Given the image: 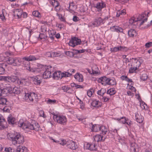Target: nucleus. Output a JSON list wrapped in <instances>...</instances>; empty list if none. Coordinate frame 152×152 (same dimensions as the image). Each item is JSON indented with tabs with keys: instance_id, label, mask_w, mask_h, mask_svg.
Wrapping results in <instances>:
<instances>
[{
	"instance_id": "f257e3e1",
	"label": "nucleus",
	"mask_w": 152,
	"mask_h": 152,
	"mask_svg": "<svg viewBox=\"0 0 152 152\" xmlns=\"http://www.w3.org/2000/svg\"><path fill=\"white\" fill-rule=\"evenodd\" d=\"M19 125L20 127L24 129H28L31 130H35V131H38L39 127L38 123L34 120L32 121L30 123L27 121L25 123H20Z\"/></svg>"
},
{
	"instance_id": "f03ea898",
	"label": "nucleus",
	"mask_w": 152,
	"mask_h": 152,
	"mask_svg": "<svg viewBox=\"0 0 152 152\" xmlns=\"http://www.w3.org/2000/svg\"><path fill=\"white\" fill-rule=\"evenodd\" d=\"M10 138L12 143L14 145L16 144H22L24 142V137L18 132H15L10 135Z\"/></svg>"
},
{
	"instance_id": "7ed1b4c3",
	"label": "nucleus",
	"mask_w": 152,
	"mask_h": 152,
	"mask_svg": "<svg viewBox=\"0 0 152 152\" xmlns=\"http://www.w3.org/2000/svg\"><path fill=\"white\" fill-rule=\"evenodd\" d=\"M54 118H55L56 121L57 123L62 125L66 124L67 121L66 117L64 115H55Z\"/></svg>"
},
{
	"instance_id": "20e7f679",
	"label": "nucleus",
	"mask_w": 152,
	"mask_h": 152,
	"mask_svg": "<svg viewBox=\"0 0 152 152\" xmlns=\"http://www.w3.org/2000/svg\"><path fill=\"white\" fill-rule=\"evenodd\" d=\"M26 57H23L22 58V64L23 66L26 68V69L28 70L29 71L35 72V70L31 68L29 61L28 60H26Z\"/></svg>"
},
{
	"instance_id": "39448f33",
	"label": "nucleus",
	"mask_w": 152,
	"mask_h": 152,
	"mask_svg": "<svg viewBox=\"0 0 152 152\" xmlns=\"http://www.w3.org/2000/svg\"><path fill=\"white\" fill-rule=\"evenodd\" d=\"M81 43V39L75 37L72 38L69 43V45L74 47L76 45H80Z\"/></svg>"
},
{
	"instance_id": "423d86ee",
	"label": "nucleus",
	"mask_w": 152,
	"mask_h": 152,
	"mask_svg": "<svg viewBox=\"0 0 152 152\" xmlns=\"http://www.w3.org/2000/svg\"><path fill=\"white\" fill-rule=\"evenodd\" d=\"M26 99H28L29 100L32 102L34 100L37 101V95L34 92L30 93L25 94Z\"/></svg>"
},
{
	"instance_id": "0eeeda50",
	"label": "nucleus",
	"mask_w": 152,
	"mask_h": 152,
	"mask_svg": "<svg viewBox=\"0 0 152 152\" xmlns=\"http://www.w3.org/2000/svg\"><path fill=\"white\" fill-rule=\"evenodd\" d=\"M12 91V88L9 86L8 87L1 89L0 88V96H5L7 94L10 93Z\"/></svg>"
},
{
	"instance_id": "6e6552de",
	"label": "nucleus",
	"mask_w": 152,
	"mask_h": 152,
	"mask_svg": "<svg viewBox=\"0 0 152 152\" xmlns=\"http://www.w3.org/2000/svg\"><path fill=\"white\" fill-rule=\"evenodd\" d=\"M104 20L101 17L97 18H95L93 23L92 25L94 26H98L104 23Z\"/></svg>"
},
{
	"instance_id": "1a4fd4ad",
	"label": "nucleus",
	"mask_w": 152,
	"mask_h": 152,
	"mask_svg": "<svg viewBox=\"0 0 152 152\" xmlns=\"http://www.w3.org/2000/svg\"><path fill=\"white\" fill-rule=\"evenodd\" d=\"M90 128L91 129V130L93 132H96L99 131L100 126L97 124H93L92 123L89 124Z\"/></svg>"
},
{
	"instance_id": "9d476101",
	"label": "nucleus",
	"mask_w": 152,
	"mask_h": 152,
	"mask_svg": "<svg viewBox=\"0 0 152 152\" xmlns=\"http://www.w3.org/2000/svg\"><path fill=\"white\" fill-rule=\"evenodd\" d=\"M66 146L72 150H75L77 148V145H75V143L72 140L67 141Z\"/></svg>"
},
{
	"instance_id": "9b49d317",
	"label": "nucleus",
	"mask_w": 152,
	"mask_h": 152,
	"mask_svg": "<svg viewBox=\"0 0 152 152\" xmlns=\"http://www.w3.org/2000/svg\"><path fill=\"white\" fill-rule=\"evenodd\" d=\"M51 72L49 69H47L45 70L43 72L42 75V77L43 78L47 79L51 77Z\"/></svg>"
},
{
	"instance_id": "f8f14e48",
	"label": "nucleus",
	"mask_w": 152,
	"mask_h": 152,
	"mask_svg": "<svg viewBox=\"0 0 152 152\" xmlns=\"http://www.w3.org/2000/svg\"><path fill=\"white\" fill-rule=\"evenodd\" d=\"M109 78H107L106 76H104L99 78L98 80V81L99 83H100L103 85L106 86L107 85L108 80Z\"/></svg>"
},
{
	"instance_id": "ddd939ff",
	"label": "nucleus",
	"mask_w": 152,
	"mask_h": 152,
	"mask_svg": "<svg viewBox=\"0 0 152 152\" xmlns=\"http://www.w3.org/2000/svg\"><path fill=\"white\" fill-rule=\"evenodd\" d=\"M7 122L2 115L0 114V130L2 129L5 127Z\"/></svg>"
},
{
	"instance_id": "4468645a",
	"label": "nucleus",
	"mask_w": 152,
	"mask_h": 152,
	"mask_svg": "<svg viewBox=\"0 0 152 152\" xmlns=\"http://www.w3.org/2000/svg\"><path fill=\"white\" fill-rule=\"evenodd\" d=\"M31 78L34 82V83L36 85H39L41 83L40 77L39 76L31 77Z\"/></svg>"
},
{
	"instance_id": "2eb2a0df",
	"label": "nucleus",
	"mask_w": 152,
	"mask_h": 152,
	"mask_svg": "<svg viewBox=\"0 0 152 152\" xmlns=\"http://www.w3.org/2000/svg\"><path fill=\"white\" fill-rule=\"evenodd\" d=\"M140 20L139 18H137L135 20L134 17H132L129 20V23L133 26L134 28H135L136 26V24H137V22L139 21H140Z\"/></svg>"
},
{
	"instance_id": "dca6fc26",
	"label": "nucleus",
	"mask_w": 152,
	"mask_h": 152,
	"mask_svg": "<svg viewBox=\"0 0 152 152\" xmlns=\"http://www.w3.org/2000/svg\"><path fill=\"white\" fill-rule=\"evenodd\" d=\"M112 31H116L117 32H122L123 29L117 26H113L110 27Z\"/></svg>"
},
{
	"instance_id": "f3484780",
	"label": "nucleus",
	"mask_w": 152,
	"mask_h": 152,
	"mask_svg": "<svg viewBox=\"0 0 152 152\" xmlns=\"http://www.w3.org/2000/svg\"><path fill=\"white\" fill-rule=\"evenodd\" d=\"M132 59H134V60L133 66L138 69V68L141 66V63L139 59H137L136 58H133L130 59V60Z\"/></svg>"
},
{
	"instance_id": "a211bd4d",
	"label": "nucleus",
	"mask_w": 152,
	"mask_h": 152,
	"mask_svg": "<svg viewBox=\"0 0 152 152\" xmlns=\"http://www.w3.org/2000/svg\"><path fill=\"white\" fill-rule=\"evenodd\" d=\"M135 117L137 121L139 123H142L143 120V117L137 113H135Z\"/></svg>"
},
{
	"instance_id": "6ab92c4d",
	"label": "nucleus",
	"mask_w": 152,
	"mask_h": 152,
	"mask_svg": "<svg viewBox=\"0 0 152 152\" xmlns=\"http://www.w3.org/2000/svg\"><path fill=\"white\" fill-rule=\"evenodd\" d=\"M61 72L60 71L55 72L53 74V78L56 80H58L59 78L61 79Z\"/></svg>"
},
{
	"instance_id": "aec40b11",
	"label": "nucleus",
	"mask_w": 152,
	"mask_h": 152,
	"mask_svg": "<svg viewBox=\"0 0 152 152\" xmlns=\"http://www.w3.org/2000/svg\"><path fill=\"white\" fill-rule=\"evenodd\" d=\"M105 7V4L102 1L100 2H98L97 3L96 6L95 7L97 9L101 10L102 9Z\"/></svg>"
},
{
	"instance_id": "412c9836",
	"label": "nucleus",
	"mask_w": 152,
	"mask_h": 152,
	"mask_svg": "<svg viewBox=\"0 0 152 152\" xmlns=\"http://www.w3.org/2000/svg\"><path fill=\"white\" fill-rule=\"evenodd\" d=\"M76 79L79 82H82L83 81V75L80 73H77L74 76Z\"/></svg>"
},
{
	"instance_id": "4be33fe9",
	"label": "nucleus",
	"mask_w": 152,
	"mask_h": 152,
	"mask_svg": "<svg viewBox=\"0 0 152 152\" xmlns=\"http://www.w3.org/2000/svg\"><path fill=\"white\" fill-rule=\"evenodd\" d=\"M15 58L16 57H9L7 61L8 63L9 64H12L14 66H16Z\"/></svg>"
},
{
	"instance_id": "5701e85b",
	"label": "nucleus",
	"mask_w": 152,
	"mask_h": 152,
	"mask_svg": "<svg viewBox=\"0 0 152 152\" xmlns=\"http://www.w3.org/2000/svg\"><path fill=\"white\" fill-rule=\"evenodd\" d=\"M103 136L100 134H98L94 137V139L95 141L98 142L102 140L104 141L105 138L104 140L102 139Z\"/></svg>"
},
{
	"instance_id": "b1692460",
	"label": "nucleus",
	"mask_w": 152,
	"mask_h": 152,
	"mask_svg": "<svg viewBox=\"0 0 152 152\" xmlns=\"http://www.w3.org/2000/svg\"><path fill=\"white\" fill-rule=\"evenodd\" d=\"M47 68V66H44L42 65H40L38 66V68L37 69H34L35 70V72L36 71L39 72H41L42 71H44Z\"/></svg>"
},
{
	"instance_id": "393cba45",
	"label": "nucleus",
	"mask_w": 152,
	"mask_h": 152,
	"mask_svg": "<svg viewBox=\"0 0 152 152\" xmlns=\"http://www.w3.org/2000/svg\"><path fill=\"white\" fill-rule=\"evenodd\" d=\"M91 104L93 107H98L101 106V103L99 101L94 100L92 102Z\"/></svg>"
},
{
	"instance_id": "a878e982",
	"label": "nucleus",
	"mask_w": 152,
	"mask_h": 152,
	"mask_svg": "<svg viewBox=\"0 0 152 152\" xmlns=\"http://www.w3.org/2000/svg\"><path fill=\"white\" fill-rule=\"evenodd\" d=\"M15 119L11 115H10L7 118V120L9 124H13L15 123Z\"/></svg>"
},
{
	"instance_id": "bb28decb",
	"label": "nucleus",
	"mask_w": 152,
	"mask_h": 152,
	"mask_svg": "<svg viewBox=\"0 0 152 152\" xmlns=\"http://www.w3.org/2000/svg\"><path fill=\"white\" fill-rule=\"evenodd\" d=\"M128 34L129 36L131 37H133L137 35V33L135 30L132 29L128 31Z\"/></svg>"
},
{
	"instance_id": "cd10ccee",
	"label": "nucleus",
	"mask_w": 152,
	"mask_h": 152,
	"mask_svg": "<svg viewBox=\"0 0 152 152\" xmlns=\"http://www.w3.org/2000/svg\"><path fill=\"white\" fill-rule=\"evenodd\" d=\"M21 91L20 89L18 87H14L11 91V93L14 94H20Z\"/></svg>"
},
{
	"instance_id": "c85d7f7f",
	"label": "nucleus",
	"mask_w": 152,
	"mask_h": 152,
	"mask_svg": "<svg viewBox=\"0 0 152 152\" xmlns=\"http://www.w3.org/2000/svg\"><path fill=\"white\" fill-rule=\"evenodd\" d=\"M100 127L99 131L101 132L102 134L103 135L106 134L107 132V128L105 126H100Z\"/></svg>"
},
{
	"instance_id": "c756f323",
	"label": "nucleus",
	"mask_w": 152,
	"mask_h": 152,
	"mask_svg": "<svg viewBox=\"0 0 152 152\" xmlns=\"http://www.w3.org/2000/svg\"><path fill=\"white\" fill-rule=\"evenodd\" d=\"M27 149L25 147L19 145L18 146L17 151V152H23L24 151L26 150Z\"/></svg>"
},
{
	"instance_id": "7c9ffc66",
	"label": "nucleus",
	"mask_w": 152,
	"mask_h": 152,
	"mask_svg": "<svg viewBox=\"0 0 152 152\" xmlns=\"http://www.w3.org/2000/svg\"><path fill=\"white\" fill-rule=\"evenodd\" d=\"M7 99L5 98H0V105L2 106L7 105Z\"/></svg>"
},
{
	"instance_id": "2f4dec72",
	"label": "nucleus",
	"mask_w": 152,
	"mask_h": 152,
	"mask_svg": "<svg viewBox=\"0 0 152 152\" xmlns=\"http://www.w3.org/2000/svg\"><path fill=\"white\" fill-rule=\"evenodd\" d=\"M107 82V85H114L116 84L115 79L114 78H113L111 79H110L109 78Z\"/></svg>"
},
{
	"instance_id": "473e14b6",
	"label": "nucleus",
	"mask_w": 152,
	"mask_h": 152,
	"mask_svg": "<svg viewBox=\"0 0 152 152\" xmlns=\"http://www.w3.org/2000/svg\"><path fill=\"white\" fill-rule=\"evenodd\" d=\"M127 118H126L125 117H121L117 118V120L119 122L123 124H126V122Z\"/></svg>"
},
{
	"instance_id": "72a5a7b5",
	"label": "nucleus",
	"mask_w": 152,
	"mask_h": 152,
	"mask_svg": "<svg viewBox=\"0 0 152 152\" xmlns=\"http://www.w3.org/2000/svg\"><path fill=\"white\" fill-rule=\"evenodd\" d=\"M116 92L114 88H110L107 90V94H109L110 95H112L115 94Z\"/></svg>"
},
{
	"instance_id": "f704fd0d",
	"label": "nucleus",
	"mask_w": 152,
	"mask_h": 152,
	"mask_svg": "<svg viewBox=\"0 0 152 152\" xmlns=\"http://www.w3.org/2000/svg\"><path fill=\"white\" fill-rule=\"evenodd\" d=\"M61 79L63 77H69L71 76V74L68 72V71L65 72H62L61 73Z\"/></svg>"
},
{
	"instance_id": "c9c22d12",
	"label": "nucleus",
	"mask_w": 152,
	"mask_h": 152,
	"mask_svg": "<svg viewBox=\"0 0 152 152\" xmlns=\"http://www.w3.org/2000/svg\"><path fill=\"white\" fill-rule=\"evenodd\" d=\"M106 90L104 88H102L100 90H98L97 92V94L102 96L104 95L106 92Z\"/></svg>"
},
{
	"instance_id": "e433bc0d",
	"label": "nucleus",
	"mask_w": 152,
	"mask_h": 152,
	"mask_svg": "<svg viewBox=\"0 0 152 152\" xmlns=\"http://www.w3.org/2000/svg\"><path fill=\"white\" fill-rule=\"evenodd\" d=\"M25 57L27 58L26 60H28L29 61H30L35 60L37 59V58L34 56L33 55H30L29 56H27Z\"/></svg>"
},
{
	"instance_id": "4c0bfd02",
	"label": "nucleus",
	"mask_w": 152,
	"mask_h": 152,
	"mask_svg": "<svg viewBox=\"0 0 152 152\" xmlns=\"http://www.w3.org/2000/svg\"><path fill=\"white\" fill-rule=\"evenodd\" d=\"M17 82L18 84H21L22 85H25V79H18Z\"/></svg>"
},
{
	"instance_id": "58836bf2",
	"label": "nucleus",
	"mask_w": 152,
	"mask_h": 152,
	"mask_svg": "<svg viewBox=\"0 0 152 152\" xmlns=\"http://www.w3.org/2000/svg\"><path fill=\"white\" fill-rule=\"evenodd\" d=\"M1 79L4 80L6 82H8L10 83V76H2L1 77Z\"/></svg>"
},
{
	"instance_id": "ea45409f",
	"label": "nucleus",
	"mask_w": 152,
	"mask_h": 152,
	"mask_svg": "<svg viewBox=\"0 0 152 152\" xmlns=\"http://www.w3.org/2000/svg\"><path fill=\"white\" fill-rule=\"evenodd\" d=\"M18 77L16 76H13L10 77V82L14 83L16 81H17Z\"/></svg>"
},
{
	"instance_id": "a19ab883",
	"label": "nucleus",
	"mask_w": 152,
	"mask_h": 152,
	"mask_svg": "<svg viewBox=\"0 0 152 152\" xmlns=\"http://www.w3.org/2000/svg\"><path fill=\"white\" fill-rule=\"evenodd\" d=\"M22 58L21 59L19 58H15V64L16 66L19 65V64H22Z\"/></svg>"
},
{
	"instance_id": "79ce46f5",
	"label": "nucleus",
	"mask_w": 152,
	"mask_h": 152,
	"mask_svg": "<svg viewBox=\"0 0 152 152\" xmlns=\"http://www.w3.org/2000/svg\"><path fill=\"white\" fill-rule=\"evenodd\" d=\"M126 14L125 10L118 11L117 13L116 17H119L121 15H124Z\"/></svg>"
},
{
	"instance_id": "37998d69",
	"label": "nucleus",
	"mask_w": 152,
	"mask_h": 152,
	"mask_svg": "<svg viewBox=\"0 0 152 152\" xmlns=\"http://www.w3.org/2000/svg\"><path fill=\"white\" fill-rule=\"evenodd\" d=\"M52 5L55 7V8L57 7L58 6V3L57 1L55 0H51L50 2Z\"/></svg>"
},
{
	"instance_id": "c03bdc74",
	"label": "nucleus",
	"mask_w": 152,
	"mask_h": 152,
	"mask_svg": "<svg viewBox=\"0 0 152 152\" xmlns=\"http://www.w3.org/2000/svg\"><path fill=\"white\" fill-rule=\"evenodd\" d=\"M148 76L146 73L142 74L140 76L141 79L143 81H145L148 78Z\"/></svg>"
},
{
	"instance_id": "a18cd8bd",
	"label": "nucleus",
	"mask_w": 152,
	"mask_h": 152,
	"mask_svg": "<svg viewBox=\"0 0 152 152\" xmlns=\"http://www.w3.org/2000/svg\"><path fill=\"white\" fill-rule=\"evenodd\" d=\"M132 67L130 68V69L129 70V73H134L136 70L138 69L136 67L134 66V67H132V65H131Z\"/></svg>"
},
{
	"instance_id": "49530a36",
	"label": "nucleus",
	"mask_w": 152,
	"mask_h": 152,
	"mask_svg": "<svg viewBox=\"0 0 152 152\" xmlns=\"http://www.w3.org/2000/svg\"><path fill=\"white\" fill-rule=\"evenodd\" d=\"M33 15L37 17H39L41 16V14L37 11H34L33 12Z\"/></svg>"
},
{
	"instance_id": "de8ad7c7",
	"label": "nucleus",
	"mask_w": 152,
	"mask_h": 152,
	"mask_svg": "<svg viewBox=\"0 0 152 152\" xmlns=\"http://www.w3.org/2000/svg\"><path fill=\"white\" fill-rule=\"evenodd\" d=\"M61 53L59 51L54 52H52L53 57H58L61 56Z\"/></svg>"
},
{
	"instance_id": "09e8293b",
	"label": "nucleus",
	"mask_w": 152,
	"mask_h": 152,
	"mask_svg": "<svg viewBox=\"0 0 152 152\" xmlns=\"http://www.w3.org/2000/svg\"><path fill=\"white\" fill-rule=\"evenodd\" d=\"M22 11L21 10H20V11L19 10H17L16 12H18V13L17 14V16H18V18H20L22 17Z\"/></svg>"
},
{
	"instance_id": "8fccbe9b",
	"label": "nucleus",
	"mask_w": 152,
	"mask_h": 152,
	"mask_svg": "<svg viewBox=\"0 0 152 152\" xmlns=\"http://www.w3.org/2000/svg\"><path fill=\"white\" fill-rule=\"evenodd\" d=\"M65 54L70 57L73 56L74 55V53L72 52L69 51H66L65 52Z\"/></svg>"
},
{
	"instance_id": "3c124183",
	"label": "nucleus",
	"mask_w": 152,
	"mask_h": 152,
	"mask_svg": "<svg viewBox=\"0 0 152 152\" xmlns=\"http://www.w3.org/2000/svg\"><path fill=\"white\" fill-rule=\"evenodd\" d=\"M56 101L55 99L52 100L48 99L47 101V103L48 104H54L55 103Z\"/></svg>"
},
{
	"instance_id": "603ef678",
	"label": "nucleus",
	"mask_w": 152,
	"mask_h": 152,
	"mask_svg": "<svg viewBox=\"0 0 152 152\" xmlns=\"http://www.w3.org/2000/svg\"><path fill=\"white\" fill-rule=\"evenodd\" d=\"M4 151L6 152H14V149L11 147L6 148L5 149Z\"/></svg>"
},
{
	"instance_id": "864d4df0",
	"label": "nucleus",
	"mask_w": 152,
	"mask_h": 152,
	"mask_svg": "<svg viewBox=\"0 0 152 152\" xmlns=\"http://www.w3.org/2000/svg\"><path fill=\"white\" fill-rule=\"evenodd\" d=\"M3 110L4 112L9 113L10 112V107L5 106Z\"/></svg>"
},
{
	"instance_id": "5fc2aeb1",
	"label": "nucleus",
	"mask_w": 152,
	"mask_h": 152,
	"mask_svg": "<svg viewBox=\"0 0 152 152\" xmlns=\"http://www.w3.org/2000/svg\"><path fill=\"white\" fill-rule=\"evenodd\" d=\"M152 45V42H149L146 43L145 45V46L146 48H149Z\"/></svg>"
},
{
	"instance_id": "6e6d98bb",
	"label": "nucleus",
	"mask_w": 152,
	"mask_h": 152,
	"mask_svg": "<svg viewBox=\"0 0 152 152\" xmlns=\"http://www.w3.org/2000/svg\"><path fill=\"white\" fill-rule=\"evenodd\" d=\"M5 73V69L2 66H0V74L2 75Z\"/></svg>"
},
{
	"instance_id": "4d7b16f0",
	"label": "nucleus",
	"mask_w": 152,
	"mask_h": 152,
	"mask_svg": "<svg viewBox=\"0 0 152 152\" xmlns=\"http://www.w3.org/2000/svg\"><path fill=\"white\" fill-rule=\"evenodd\" d=\"M118 51L119 50H124L125 48H126L125 47H123L121 46H120L119 47H116Z\"/></svg>"
},
{
	"instance_id": "13d9d810",
	"label": "nucleus",
	"mask_w": 152,
	"mask_h": 152,
	"mask_svg": "<svg viewBox=\"0 0 152 152\" xmlns=\"http://www.w3.org/2000/svg\"><path fill=\"white\" fill-rule=\"evenodd\" d=\"M68 72L71 74V76L72 75V74L75 72L76 71V70L74 69H69L67 70Z\"/></svg>"
},
{
	"instance_id": "bf43d9fd",
	"label": "nucleus",
	"mask_w": 152,
	"mask_h": 152,
	"mask_svg": "<svg viewBox=\"0 0 152 152\" xmlns=\"http://www.w3.org/2000/svg\"><path fill=\"white\" fill-rule=\"evenodd\" d=\"M69 89L70 88L69 87H68L66 86H63L62 87V89L64 92H67Z\"/></svg>"
},
{
	"instance_id": "052dcab7",
	"label": "nucleus",
	"mask_w": 152,
	"mask_h": 152,
	"mask_svg": "<svg viewBox=\"0 0 152 152\" xmlns=\"http://www.w3.org/2000/svg\"><path fill=\"white\" fill-rule=\"evenodd\" d=\"M46 55L47 57H53L52 52L51 53L50 52H48L46 53Z\"/></svg>"
},
{
	"instance_id": "680f3d73",
	"label": "nucleus",
	"mask_w": 152,
	"mask_h": 152,
	"mask_svg": "<svg viewBox=\"0 0 152 152\" xmlns=\"http://www.w3.org/2000/svg\"><path fill=\"white\" fill-rule=\"evenodd\" d=\"M85 147L86 149H87L90 150V148L91 147L90 144L88 143L86 145H85Z\"/></svg>"
},
{
	"instance_id": "e2e57ef3",
	"label": "nucleus",
	"mask_w": 152,
	"mask_h": 152,
	"mask_svg": "<svg viewBox=\"0 0 152 152\" xmlns=\"http://www.w3.org/2000/svg\"><path fill=\"white\" fill-rule=\"evenodd\" d=\"M93 94V92L91 90H88L87 92V94L89 97H91Z\"/></svg>"
},
{
	"instance_id": "0e129e2a",
	"label": "nucleus",
	"mask_w": 152,
	"mask_h": 152,
	"mask_svg": "<svg viewBox=\"0 0 152 152\" xmlns=\"http://www.w3.org/2000/svg\"><path fill=\"white\" fill-rule=\"evenodd\" d=\"M79 18L76 16H74L73 18V20L75 22H77L79 20Z\"/></svg>"
},
{
	"instance_id": "69168bd1",
	"label": "nucleus",
	"mask_w": 152,
	"mask_h": 152,
	"mask_svg": "<svg viewBox=\"0 0 152 152\" xmlns=\"http://www.w3.org/2000/svg\"><path fill=\"white\" fill-rule=\"evenodd\" d=\"M127 77H128L126 76L122 75L121 77V79L123 80H125L126 81Z\"/></svg>"
},
{
	"instance_id": "338daca9",
	"label": "nucleus",
	"mask_w": 152,
	"mask_h": 152,
	"mask_svg": "<svg viewBox=\"0 0 152 152\" xmlns=\"http://www.w3.org/2000/svg\"><path fill=\"white\" fill-rule=\"evenodd\" d=\"M131 121L129 120L127 118V119L126 122V124L129 126H130L131 125Z\"/></svg>"
},
{
	"instance_id": "774afa93",
	"label": "nucleus",
	"mask_w": 152,
	"mask_h": 152,
	"mask_svg": "<svg viewBox=\"0 0 152 152\" xmlns=\"http://www.w3.org/2000/svg\"><path fill=\"white\" fill-rule=\"evenodd\" d=\"M45 35L43 34H40L39 35V38L40 40L44 38Z\"/></svg>"
}]
</instances>
